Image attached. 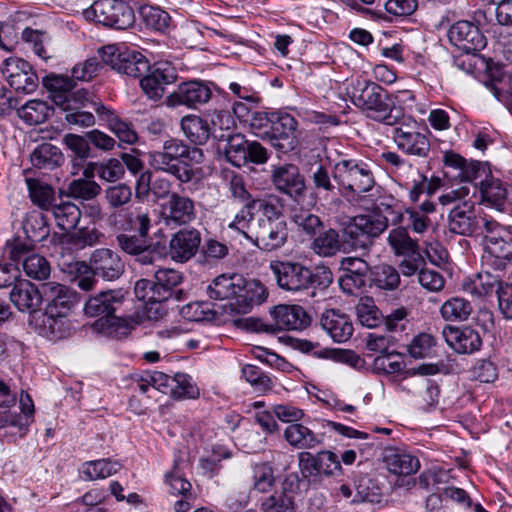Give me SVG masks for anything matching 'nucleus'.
Masks as SVG:
<instances>
[{
	"instance_id": "nucleus-1",
	"label": "nucleus",
	"mask_w": 512,
	"mask_h": 512,
	"mask_svg": "<svg viewBox=\"0 0 512 512\" xmlns=\"http://www.w3.org/2000/svg\"><path fill=\"white\" fill-rule=\"evenodd\" d=\"M348 94L353 104L375 121L393 126L404 119V109L376 82L356 79L348 88Z\"/></svg>"
},
{
	"instance_id": "nucleus-2",
	"label": "nucleus",
	"mask_w": 512,
	"mask_h": 512,
	"mask_svg": "<svg viewBox=\"0 0 512 512\" xmlns=\"http://www.w3.org/2000/svg\"><path fill=\"white\" fill-rule=\"evenodd\" d=\"M203 151L190 147L179 139H168L161 150L149 153V165L156 171L173 175L181 183H188L195 177L192 163L203 161Z\"/></svg>"
},
{
	"instance_id": "nucleus-3",
	"label": "nucleus",
	"mask_w": 512,
	"mask_h": 512,
	"mask_svg": "<svg viewBox=\"0 0 512 512\" xmlns=\"http://www.w3.org/2000/svg\"><path fill=\"white\" fill-rule=\"evenodd\" d=\"M270 269L278 287L291 293H300L310 288L326 289L333 282V273L325 266L314 270L300 262L272 261Z\"/></svg>"
},
{
	"instance_id": "nucleus-4",
	"label": "nucleus",
	"mask_w": 512,
	"mask_h": 512,
	"mask_svg": "<svg viewBox=\"0 0 512 512\" xmlns=\"http://www.w3.org/2000/svg\"><path fill=\"white\" fill-rule=\"evenodd\" d=\"M124 289H107L90 295L84 304V313L88 317L97 318L93 328L101 333L112 334L125 319L118 315L127 299Z\"/></svg>"
},
{
	"instance_id": "nucleus-5",
	"label": "nucleus",
	"mask_w": 512,
	"mask_h": 512,
	"mask_svg": "<svg viewBox=\"0 0 512 512\" xmlns=\"http://www.w3.org/2000/svg\"><path fill=\"white\" fill-rule=\"evenodd\" d=\"M333 178L346 192L350 201L375 186L374 174L368 163L353 158H342L333 166Z\"/></svg>"
},
{
	"instance_id": "nucleus-6",
	"label": "nucleus",
	"mask_w": 512,
	"mask_h": 512,
	"mask_svg": "<svg viewBox=\"0 0 512 512\" xmlns=\"http://www.w3.org/2000/svg\"><path fill=\"white\" fill-rule=\"evenodd\" d=\"M272 323L259 318H245L239 322L250 332L276 334L282 330H302L309 326L311 319L299 305H278L271 312Z\"/></svg>"
},
{
	"instance_id": "nucleus-7",
	"label": "nucleus",
	"mask_w": 512,
	"mask_h": 512,
	"mask_svg": "<svg viewBox=\"0 0 512 512\" xmlns=\"http://www.w3.org/2000/svg\"><path fill=\"white\" fill-rule=\"evenodd\" d=\"M388 228V219L382 216L358 215L342 224L343 242L352 249H368L373 240Z\"/></svg>"
},
{
	"instance_id": "nucleus-8",
	"label": "nucleus",
	"mask_w": 512,
	"mask_h": 512,
	"mask_svg": "<svg viewBox=\"0 0 512 512\" xmlns=\"http://www.w3.org/2000/svg\"><path fill=\"white\" fill-rule=\"evenodd\" d=\"M83 15L87 20L115 29H127L135 20L132 8L121 0H96Z\"/></svg>"
},
{
	"instance_id": "nucleus-9",
	"label": "nucleus",
	"mask_w": 512,
	"mask_h": 512,
	"mask_svg": "<svg viewBox=\"0 0 512 512\" xmlns=\"http://www.w3.org/2000/svg\"><path fill=\"white\" fill-rule=\"evenodd\" d=\"M492 220L477 215L474 202L463 200L450 209L447 228L449 232L461 236L484 235V222Z\"/></svg>"
},
{
	"instance_id": "nucleus-10",
	"label": "nucleus",
	"mask_w": 512,
	"mask_h": 512,
	"mask_svg": "<svg viewBox=\"0 0 512 512\" xmlns=\"http://www.w3.org/2000/svg\"><path fill=\"white\" fill-rule=\"evenodd\" d=\"M99 53L104 63L128 76L142 77L150 70L148 60L138 51H117L115 46L108 45L99 49Z\"/></svg>"
},
{
	"instance_id": "nucleus-11",
	"label": "nucleus",
	"mask_w": 512,
	"mask_h": 512,
	"mask_svg": "<svg viewBox=\"0 0 512 512\" xmlns=\"http://www.w3.org/2000/svg\"><path fill=\"white\" fill-rule=\"evenodd\" d=\"M6 251L9 259L16 265L22 263L25 274L36 280L46 279L51 272L49 262L41 255L33 251L31 244L15 240L7 243Z\"/></svg>"
},
{
	"instance_id": "nucleus-12",
	"label": "nucleus",
	"mask_w": 512,
	"mask_h": 512,
	"mask_svg": "<svg viewBox=\"0 0 512 512\" xmlns=\"http://www.w3.org/2000/svg\"><path fill=\"white\" fill-rule=\"evenodd\" d=\"M298 461L302 477L309 482L317 480L322 475L333 476L342 471L338 456L328 450L320 451L317 454L300 452Z\"/></svg>"
},
{
	"instance_id": "nucleus-13",
	"label": "nucleus",
	"mask_w": 512,
	"mask_h": 512,
	"mask_svg": "<svg viewBox=\"0 0 512 512\" xmlns=\"http://www.w3.org/2000/svg\"><path fill=\"white\" fill-rule=\"evenodd\" d=\"M409 122L416 124L410 117L404 115V119L399 123L400 126L394 128L392 136L394 143L401 152L408 156L427 158L431 151L428 136L414 130Z\"/></svg>"
},
{
	"instance_id": "nucleus-14",
	"label": "nucleus",
	"mask_w": 512,
	"mask_h": 512,
	"mask_svg": "<svg viewBox=\"0 0 512 512\" xmlns=\"http://www.w3.org/2000/svg\"><path fill=\"white\" fill-rule=\"evenodd\" d=\"M0 72L17 92L29 94L38 87L39 79L36 72L30 63L22 58L9 57L3 60Z\"/></svg>"
},
{
	"instance_id": "nucleus-15",
	"label": "nucleus",
	"mask_w": 512,
	"mask_h": 512,
	"mask_svg": "<svg viewBox=\"0 0 512 512\" xmlns=\"http://www.w3.org/2000/svg\"><path fill=\"white\" fill-rule=\"evenodd\" d=\"M272 119L274 121L265 141H268L281 153L294 151L299 145L296 135L297 120L292 115L283 112H272Z\"/></svg>"
},
{
	"instance_id": "nucleus-16",
	"label": "nucleus",
	"mask_w": 512,
	"mask_h": 512,
	"mask_svg": "<svg viewBox=\"0 0 512 512\" xmlns=\"http://www.w3.org/2000/svg\"><path fill=\"white\" fill-rule=\"evenodd\" d=\"M288 230L285 221L264 220L263 222H252L250 233L246 238L263 251H274L281 248L287 241Z\"/></svg>"
},
{
	"instance_id": "nucleus-17",
	"label": "nucleus",
	"mask_w": 512,
	"mask_h": 512,
	"mask_svg": "<svg viewBox=\"0 0 512 512\" xmlns=\"http://www.w3.org/2000/svg\"><path fill=\"white\" fill-rule=\"evenodd\" d=\"M162 217L166 226H186L197 218L195 201L185 195L172 192L162 206Z\"/></svg>"
},
{
	"instance_id": "nucleus-18",
	"label": "nucleus",
	"mask_w": 512,
	"mask_h": 512,
	"mask_svg": "<svg viewBox=\"0 0 512 512\" xmlns=\"http://www.w3.org/2000/svg\"><path fill=\"white\" fill-rule=\"evenodd\" d=\"M107 223L118 231H133L135 234H139L146 238H148L149 230L151 228L149 212L141 207L114 210L109 214Z\"/></svg>"
},
{
	"instance_id": "nucleus-19",
	"label": "nucleus",
	"mask_w": 512,
	"mask_h": 512,
	"mask_svg": "<svg viewBox=\"0 0 512 512\" xmlns=\"http://www.w3.org/2000/svg\"><path fill=\"white\" fill-rule=\"evenodd\" d=\"M271 182L278 192L295 201L302 198L306 191L305 177L294 164H283L274 167Z\"/></svg>"
},
{
	"instance_id": "nucleus-20",
	"label": "nucleus",
	"mask_w": 512,
	"mask_h": 512,
	"mask_svg": "<svg viewBox=\"0 0 512 512\" xmlns=\"http://www.w3.org/2000/svg\"><path fill=\"white\" fill-rule=\"evenodd\" d=\"M340 265L343 271L338 280L341 290L347 295L361 294L371 271L368 263L361 258L345 257Z\"/></svg>"
},
{
	"instance_id": "nucleus-21",
	"label": "nucleus",
	"mask_w": 512,
	"mask_h": 512,
	"mask_svg": "<svg viewBox=\"0 0 512 512\" xmlns=\"http://www.w3.org/2000/svg\"><path fill=\"white\" fill-rule=\"evenodd\" d=\"M90 275L106 281L118 279L125 271L120 255L108 248H99L92 252L89 263Z\"/></svg>"
},
{
	"instance_id": "nucleus-22",
	"label": "nucleus",
	"mask_w": 512,
	"mask_h": 512,
	"mask_svg": "<svg viewBox=\"0 0 512 512\" xmlns=\"http://www.w3.org/2000/svg\"><path fill=\"white\" fill-rule=\"evenodd\" d=\"M448 38L451 44L467 54H474L486 46L485 36L469 21L454 23L448 31Z\"/></svg>"
},
{
	"instance_id": "nucleus-23",
	"label": "nucleus",
	"mask_w": 512,
	"mask_h": 512,
	"mask_svg": "<svg viewBox=\"0 0 512 512\" xmlns=\"http://www.w3.org/2000/svg\"><path fill=\"white\" fill-rule=\"evenodd\" d=\"M484 245L489 254L512 261V231L495 220L484 222Z\"/></svg>"
},
{
	"instance_id": "nucleus-24",
	"label": "nucleus",
	"mask_w": 512,
	"mask_h": 512,
	"mask_svg": "<svg viewBox=\"0 0 512 512\" xmlns=\"http://www.w3.org/2000/svg\"><path fill=\"white\" fill-rule=\"evenodd\" d=\"M201 244V233L198 229L182 228L171 235L168 247L170 258L184 263L194 257Z\"/></svg>"
},
{
	"instance_id": "nucleus-25",
	"label": "nucleus",
	"mask_w": 512,
	"mask_h": 512,
	"mask_svg": "<svg viewBox=\"0 0 512 512\" xmlns=\"http://www.w3.org/2000/svg\"><path fill=\"white\" fill-rule=\"evenodd\" d=\"M176 78L175 69L168 63H156L143 75L140 85L150 99L158 100L163 96L165 87L174 83Z\"/></svg>"
},
{
	"instance_id": "nucleus-26",
	"label": "nucleus",
	"mask_w": 512,
	"mask_h": 512,
	"mask_svg": "<svg viewBox=\"0 0 512 512\" xmlns=\"http://www.w3.org/2000/svg\"><path fill=\"white\" fill-rule=\"evenodd\" d=\"M10 300L20 312L36 315L44 300L43 289L25 279H18L10 291Z\"/></svg>"
},
{
	"instance_id": "nucleus-27",
	"label": "nucleus",
	"mask_w": 512,
	"mask_h": 512,
	"mask_svg": "<svg viewBox=\"0 0 512 512\" xmlns=\"http://www.w3.org/2000/svg\"><path fill=\"white\" fill-rule=\"evenodd\" d=\"M211 94L212 92L208 85L200 81H189L180 84L177 90L167 97L166 102L170 107L185 105L195 108L198 104L208 102Z\"/></svg>"
},
{
	"instance_id": "nucleus-28",
	"label": "nucleus",
	"mask_w": 512,
	"mask_h": 512,
	"mask_svg": "<svg viewBox=\"0 0 512 512\" xmlns=\"http://www.w3.org/2000/svg\"><path fill=\"white\" fill-rule=\"evenodd\" d=\"M446 343L459 354H472L482 346L479 333L471 327H452L446 325L442 330Z\"/></svg>"
},
{
	"instance_id": "nucleus-29",
	"label": "nucleus",
	"mask_w": 512,
	"mask_h": 512,
	"mask_svg": "<svg viewBox=\"0 0 512 512\" xmlns=\"http://www.w3.org/2000/svg\"><path fill=\"white\" fill-rule=\"evenodd\" d=\"M267 296V290L261 282L243 278V285H240V291L235 301L229 303L230 311L237 314H247L255 305L264 302Z\"/></svg>"
},
{
	"instance_id": "nucleus-30",
	"label": "nucleus",
	"mask_w": 512,
	"mask_h": 512,
	"mask_svg": "<svg viewBox=\"0 0 512 512\" xmlns=\"http://www.w3.org/2000/svg\"><path fill=\"white\" fill-rule=\"evenodd\" d=\"M39 334L52 341L65 338L69 334V323L66 315L46 309L33 316L31 321Z\"/></svg>"
},
{
	"instance_id": "nucleus-31",
	"label": "nucleus",
	"mask_w": 512,
	"mask_h": 512,
	"mask_svg": "<svg viewBox=\"0 0 512 512\" xmlns=\"http://www.w3.org/2000/svg\"><path fill=\"white\" fill-rule=\"evenodd\" d=\"M46 309L67 315L68 311L79 301L76 292L56 282L42 284Z\"/></svg>"
},
{
	"instance_id": "nucleus-32",
	"label": "nucleus",
	"mask_w": 512,
	"mask_h": 512,
	"mask_svg": "<svg viewBox=\"0 0 512 512\" xmlns=\"http://www.w3.org/2000/svg\"><path fill=\"white\" fill-rule=\"evenodd\" d=\"M321 327L337 343L346 342L353 335V324L348 315L337 309L325 310L320 318Z\"/></svg>"
},
{
	"instance_id": "nucleus-33",
	"label": "nucleus",
	"mask_w": 512,
	"mask_h": 512,
	"mask_svg": "<svg viewBox=\"0 0 512 512\" xmlns=\"http://www.w3.org/2000/svg\"><path fill=\"white\" fill-rule=\"evenodd\" d=\"M182 279L181 273L175 269L161 268L155 271L154 284L158 301L182 300L184 292L177 289Z\"/></svg>"
},
{
	"instance_id": "nucleus-34",
	"label": "nucleus",
	"mask_w": 512,
	"mask_h": 512,
	"mask_svg": "<svg viewBox=\"0 0 512 512\" xmlns=\"http://www.w3.org/2000/svg\"><path fill=\"white\" fill-rule=\"evenodd\" d=\"M240 285H243V276L240 274H222L212 280L207 287V294L213 300L235 301Z\"/></svg>"
},
{
	"instance_id": "nucleus-35",
	"label": "nucleus",
	"mask_w": 512,
	"mask_h": 512,
	"mask_svg": "<svg viewBox=\"0 0 512 512\" xmlns=\"http://www.w3.org/2000/svg\"><path fill=\"white\" fill-rule=\"evenodd\" d=\"M383 461L387 470L395 475L408 476L416 473L420 468L417 457L395 448L384 451Z\"/></svg>"
},
{
	"instance_id": "nucleus-36",
	"label": "nucleus",
	"mask_w": 512,
	"mask_h": 512,
	"mask_svg": "<svg viewBox=\"0 0 512 512\" xmlns=\"http://www.w3.org/2000/svg\"><path fill=\"white\" fill-rule=\"evenodd\" d=\"M58 266L62 272L77 281V286L83 291H90L95 287L97 280L90 275V267L86 262L63 255L58 260Z\"/></svg>"
},
{
	"instance_id": "nucleus-37",
	"label": "nucleus",
	"mask_w": 512,
	"mask_h": 512,
	"mask_svg": "<svg viewBox=\"0 0 512 512\" xmlns=\"http://www.w3.org/2000/svg\"><path fill=\"white\" fill-rule=\"evenodd\" d=\"M94 112L99 119L106 121L109 129L116 135L120 142L134 144L137 139V133L126 122L120 120L112 110L108 109L102 103L94 104Z\"/></svg>"
},
{
	"instance_id": "nucleus-38",
	"label": "nucleus",
	"mask_w": 512,
	"mask_h": 512,
	"mask_svg": "<svg viewBox=\"0 0 512 512\" xmlns=\"http://www.w3.org/2000/svg\"><path fill=\"white\" fill-rule=\"evenodd\" d=\"M220 141H224L225 159L235 167H243L246 165V153L248 149V140L241 133H229L221 135Z\"/></svg>"
},
{
	"instance_id": "nucleus-39",
	"label": "nucleus",
	"mask_w": 512,
	"mask_h": 512,
	"mask_svg": "<svg viewBox=\"0 0 512 512\" xmlns=\"http://www.w3.org/2000/svg\"><path fill=\"white\" fill-rule=\"evenodd\" d=\"M284 438L297 449H312L322 443L320 435L300 423L288 425L284 430Z\"/></svg>"
},
{
	"instance_id": "nucleus-40",
	"label": "nucleus",
	"mask_w": 512,
	"mask_h": 512,
	"mask_svg": "<svg viewBox=\"0 0 512 512\" xmlns=\"http://www.w3.org/2000/svg\"><path fill=\"white\" fill-rule=\"evenodd\" d=\"M44 85L51 93L53 103L61 108L69 102V92L74 90L76 83L73 78L63 75H48L44 78Z\"/></svg>"
},
{
	"instance_id": "nucleus-41",
	"label": "nucleus",
	"mask_w": 512,
	"mask_h": 512,
	"mask_svg": "<svg viewBox=\"0 0 512 512\" xmlns=\"http://www.w3.org/2000/svg\"><path fill=\"white\" fill-rule=\"evenodd\" d=\"M370 287L384 291H394L399 287L400 274L392 265L379 264L369 274Z\"/></svg>"
},
{
	"instance_id": "nucleus-42",
	"label": "nucleus",
	"mask_w": 512,
	"mask_h": 512,
	"mask_svg": "<svg viewBox=\"0 0 512 512\" xmlns=\"http://www.w3.org/2000/svg\"><path fill=\"white\" fill-rule=\"evenodd\" d=\"M181 129L195 145H204L210 138V125L207 120L196 115H187L181 119Z\"/></svg>"
},
{
	"instance_id": "nucleus-43",
	"label": "nucleus",
	"mask_w": 512,
	"mask_h": 512,
	"mask_svg": "<svg viewBox=\"0 0 512 512\" xmlns=\"http://www.w3.org/2000/svg\"><path fill=\"white\" fill-rule=\"evenodd\" d=\"M387 242L395 256L404 257L420 252L418 241L412 239L404 227H396L389 231Z\"/></svg>"
},
{
	"instance_id": "nucleus-44",
	"label": "nucleus",
	"mask_w": 512,
	"mask_h": 512,
	"mask_svg": "<svg viewBox=\"0 0 512 512\" xmlns=\"http://www.w3.org/2000/svg\"><path fill=\"white\" fill-rule=\"evenodd\" d=\"M30 160L36 168L52 170L59 167L64 158L58 147L51 143H43L35 148L30 156Z\"/></svg>"
},
{
	"instance_id": "nucleus-45",
	"label": "nucleus",
	"mask_w": 512,
	"mask_h": 512,
	"mask_svg": "<svg viewBox=\"0 0 512 512\" xmlns=\"http://www.w3.org/2000/svg\"><path fill=\"white\" fill-rule=\"evenodd\" d=\"M120 463L109 459L86 461L81 466V477L86 481L105 479L120 470Z\"/></svg>"
},
{
	"instance_id": "nucleus-46",
	"label": "nucleus",
	"mask_w": 512,
	"mask_h": 512,
	"mask_svg": "<svg viewBox=\"0 0 512 512\" xmlns=\"http://www.w3.org/2000/svg\"><path fill=\"white\" fill-rule=\"evenodd\" d=\"M346 245L341 241L339 233L332 228L325 230L316 236L311 244L315 254L321 257H331Z\"/></svg>"
},
{
	"instance_id": "nucleus-47",
	"label": "nucleus",
	"mask_w": 512,
	"mask_h": 512,
	"mask_svg": "<svg viewBox=\"0 0 512 512\" xmlns=\"http://www.w3.org/2000/svg\"><path fill=\"white\" fill-rule=\"evenodd\" d=\"M51 212L57 226L67 232L76 228L81 218L79 207L72 202L54 204L52 205Z\"/></svg>"
},
{
	"instance_id": "nucleus-48",
	"label": "nucleus",
	"mask_w": 512,
	"mask_h": 512,
	"mask_svg": "<svg viewBox=\"0 0 512 512\" xmlns=\"http://www.w3.org/2000/svg\"><path fill=\"white\" fill-rule=\"evenodd\" d=\"M355 497L353 502L380 503L382 501V489L377 481L368 475H360L355 479Z\"/></svg>"
},
{
	"instance_id": "nucleus-49",
	"label": "nucleus",
	"mask_w": 512,
	"mask_h": 512,
	"mask_svg": "<svg viewBox=\"0 0 512 512\" xmlns=\"http://www.w3.org/2000/svg\"><path fill=\"white\" fill-rule=\"evenodd\" d=\"M482 201L502 211L507 197V190L503 183L490 177L480 183Z\"/></svg>"
},
{
	"instance_id": "nucleus-50",
	"label": "nucleus",
	"mask_w": 512,
	"mask_h": 512,
	"mask_svg": "<svg viewBox=\"0 0 512 512\" xmlns=\"http://www.w3.org/2000/svg\"><path fill=\"white\" fill-rule=\"evenodd\" d=\"M248 208H252V211L261 212V215L254 222H263L264 220H268V222L284 221L281 219V200L277 196L265 199H251L248 201Z\"/></svg>"
},
{
	"instance_id": "nucleus-51",
	"label": "nucleus",
	"mask_w": 512,
	"mask_h": 512,
	"mask_svg": "<svg viewBox=\"0 0 512 512\" xmlns=\"http://www.w3.org/2000/svg\"><path fill=\"white\" fill-rule=\"evenodd\" d=\"M52 111L45 101L33 99L18 108L17 114L29 125H38L45 122Z\"/></svg>"
},
{
	"instance_id": "nucleus-52",
	"label": "nucleus",
	"mask_w": 512,
	"mask_h": 512,
	"mask_svg": "<svg viewBox=\"0 0 512 512\" xmlns=\"http://www.w3.org/2000/svg\"><path fill=\"white\" fill-rule=\"evenodd\" d=\"M504 284L499 275L492 274L489 271H482L466 289L477 296H486L494 292L498 294L499 289L502 288Z\"/></svg>"
},
{
	"instance_id": "nucleus-53",
	"label": "nucleus",
	"mask_w": 512,
	"mask_h": 512,
	"mask_svg": "<svg viewBox=\"0 0 512 512\" xmlns=\"http://www.w3.org/2000/svg\"><path fill=\"white\" fill-rule=\"evenodd\" d=\"M26 183L31 201L41 209H51L52 205H54V189L50 185L37 179L28 178L26 179Z\"/></svg>"
},
{
	"instance_id": "nucleus-54",
	"label": "nucleus",
	"mask_w": 512,
	"mask_h": 512,
	"mask_svg": "<svg viewBox=\"0 0 512 512\" xmlns=\"http://www.w3.org/2000/svg\"><path fill=\"white\" fill-rule=\"evenodd\" d=\"M275 486L273 468L267 463H258L252 467L251 492L269 493Z\"/></svg>"
},
{
	"instance_id": "nucleus-55",
	"label": "nucleus",
	"mask_w": 512,
	"mask_h": 512,
	"mask_svg": "<svg viewBox=\"0 0 512 512\" xmlns=\"http://www.w3.org/2000/svg\"><path fill=\"white\" fill-rule=\"evenodd\" d=\"M101 193V186L92 179H74L67 186V195L74 199L89 201Z\"/></svg>"
},
{
	"instance_id": "nucleus-56",
	"label": "nucleus",
	"mask_w": 512,
	"mask_h": 512,
	"mask_svg": "<svg viewBox=\"0 0 512 512\" xmlns=\"http://www.w3.org/2000/svg\"><path fill=\"white\" fill-rule=\"evenodd\" d=\"M23 229L33 242L44 241L50 233L46 216L41 212L31 213L25 220Z\"/></svg>"
},
{
	"instance_id": "nucleus-57",
	"label": "nucleus",
	"mask_w": 512,
	"mask_h": 512,
	"mask_svg": "<svg viewBox=\"0 0 512 512\" xmlns=\"http://www.w3.org/2000/svg\"><path fill=\"white\" fill-rule=\"evenodd\" d=\"M140 15L146 27L164 32L170 24V15L160 7L145 5L140 8Z\"/></svg>"
},
{
	"instance_id": "nucleus-58",
	"label": "nucleus",
	"mask_w": 512,
	"mask_h": 512,
	"mask_svg": "<svg viewBox=\"0 0 512 512\" xmlns=\"http://www.w3.org/2000/svg\"><path fill=\"white\" fill-rule=\"evenodd\" d=\"M170 396L174 399H196L199 390L188 374L176 373L172 377Z\"/></svg>"
},
{
	"instance_id": "nucleus-59",
	"label": "nucleus",
	"mask_w": 512,
	"mask_h": 512,
	"mask_svg": "<svg viewBox=\"0 0 512 512\" xmlns=\"http://www.w3.org/2000/svg\"><path fill=\"white\" fill-rule=\"evenodd\" d=\"M441 315L449 321L466 320L472 312V306L469 301L454 297L443 303L441 306Z\"/></svg>"
},
{
	"instance_id": "nucleus-60",
	"label": "nucleus",
	"mask_w": 512,
	"mask_h": 512,
	"mask_svg": "<svg viewBox=\"0 0 512 512\" xmlns=\"http://www.w3.org/2000/svg\"><path fill=\"white\" fill-rule=\"evenodd\" d=\"M314 355L319 358H328L337 362L345 363L357 370H361L365 367V360L352 350L320 349L318 351H314Z\"/></svg>"
},
{
	"instance_id": "nucleus-61",
	"label": "nucleus",
	"mask_w": 512,
	"mask_h": 512,
	"mask_svg": "<svg viewBox=\"0 0 512 512\" xmlns=\"http://www.w3.org/2000/svg\"><path fill=\"white\" fill-rule=\"evenodd\" d=\"M355 310L359 322L367 328H375L382 322V315L370 297L361 298Z\"/></svg>"
},
{
	"instance_id": "nucleus-62",
	"label": "nucleus",
	"mask_w": 512,
	"mask_h": 512,
	"mask_svg": "<svg viewBox=\"0 0 512 512\" xmlns=\"http://www.w3.org/2000/svg\"><path fill=\"white\" fill-rule=\"evenodd\" d=\"M260 512H295L293 498L284 492H275L260 503Z\"/></svg>"
},
{
	"instance_id": "nucleus-63",
	"label": "nucleus",
	"mask_w": 512,
	"mask_h": 512,
	"mask_svg": "<svg viewBox=\"0 0 512 512\" xmlns=\"http://www.w3.org/2000/svg\"><path fill=\"white\" fill-rule=\"evenodd\" d=\"M402 355L395 352H386L377 356L373 361V370L376 373L395 374L404 368Z\"/></svg>"
},
{
	"instance_id": "nucleus-64",
	"label": "nucleus",
	"mask_w": 512,
	"mask_h": 512,
	"mask_svg": "<svg viewBox=\"0 0 512 512\" xmlns=\"http://www.w3.org/2000/svg\"><path fill=\"white\" fill-rule=\"evenodd\" d=\"M104 195L109 206L117 210L131 201L132 190L127 184L118 183L106 188Z\"/></svg>"
}]
</instances>
